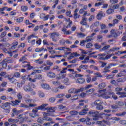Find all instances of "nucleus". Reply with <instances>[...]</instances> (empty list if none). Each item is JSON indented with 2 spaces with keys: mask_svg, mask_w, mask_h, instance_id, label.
Instances as JSON below:
<instances>
[{
  "mask_svg": "<svg viewBox=\"0 0 126 126\" xmlns=\"http://www.w3.org/2000/svg\"><path fill=\"white\" fill-rule=\"evenodd\" d=\"M89 115L91 117H93V121H98L99 118H103L104 116H105V113H99L98 111H91L89 112Z\"/></svg>",
  "mask_w": 126,
  "mask_h": 126,
  "instance_id": "obj_1",
  "label": "nucleus"
},
{
  "mask_svg": "<svg viewBox=\"0 0 126 126\" xmlns=\"http://www.w3.org/2000/svg\"><path fill=\"white\" fill-rule=\"evenodd\" d=\"M10 103L9 102H6L2 103V105L1 106V109L4 110V112L6 114L9 113L10 112Z\"/></svg>",
  "mask_w": 126,
  "mask_h": 126,
  "instance_id": "obj_2",
  "label": "nucleus"
},
{
  "mask_svg": "<svg viewBox=\"0 0 126 126\" xmlns=\"http://www.w3.org/2000/svg\"><path fill=\"white\" fill-rule=\"evenodd\" d=\"M49 35H50L51 39H52L53 42H57V41H58L57 39H59L60 36H61L60 32H54L50 33Z\"/></svg>",
  "mask_w": 126,
  "mask_h": 126,
  "instance_id": "obj_3",
  "label": "nucleus"
},
{
  "mask_svg": "<svg viewBox=\"0 0 126 126\" xmlns=\"http://www.w3.org/2000/svg\"><path fill=\"white\" fill-rule=\"evenodd\" d=\"M98 59L101 60V61H106V60H109L111 58V55H106L105 54H99L98 55Z\"/></svg>",
  "mask_w": 126,
  "mask_h": 126,
  "instance_id": "obj_4",
  "label": "nucleus"
},
{
  "mask_svg": "<svg viewBox=\"0 0 126 126\" xmlns=\"http://www.w3.org/2000/svg\"><path fill=\"white\" fill-rule=\"evenodd\" d=\"M116 65H118V64L114 63H111L108 64V65L107 66H106L104 68V73H106V72H110V68H111V67H112V66H116Z\"/></svg>",
  "mask_w": 126,
  "mask_h": 126,
  "instance_id": "obj_5",
  "label": "nucleus"
},
{
  "mask_svg": "<svg viewBox=\"0 0 126 126\" xmlns=\"http://www.w3.org/2000/svg\"><path fill=\"white\" fill-rule=\"evenodd\" d=\"M23 88L26 92H32L33 91V89L31 88L29 85H25Z\"/></svg>",
  "mask_w": 126,
  "mask_h": 126,
  "instance_id": "obj_6",
  "label": "nucleus"
},
{
  "mask_svg": "<svg viewBox=\"0 0 126 126\" xmlns=\"http://www.w3.org/2000/svg\"><path fill=\"white\" fill-rule=\"evenodd\" d=\"M43 116L44 117L43 118L44 121H47L48 122H52L53 121L52 118L48 117V116H50V113H44Z\"/></svg>",
  "mask_w": 126,
  "mask_h": 126,
  "instance_id": "obj_7",
  "label": "nucleus"
},
{
  "mask_svg": "<svg viewBox=\"0 0 126 126\" xmlns=\"http://www.w3.org/2000/svg\"><path fill=\"white\" fill-rule=\"evenodd\" d=\"M47 76L49 78H55L56 77V74L53 71H49L46 73Z\"/></svg>",
  "mask_w": 126,
  "mask_h": 126,
  "instance_id": "obj_8",
  "label": "nucleus"
},
{
  "mask_svg": "<svg viewBox=\"0 0 126 126\" xmlns=\"http://www.w3.org/2000/svg\"><path fill=\"white\" fill-rule=\"evenodd\" d=\"M105 16V14L102 11H100L96 15V18L98 20H101L102 19V17H104Z\"/></svg>",
  "mask_w": 126,
  "mask_h": 126,
  "instance_id": "obj_9",
  "label": "nucleus"
},
{
  "mask_svg": "<svg viewBox=\"0 0 126 126\" xmlns=\"http://www.w3.org/2000/svg\"><path fill=\"white\" fill-rule=\"evenodd\" d=\"M79 56H80V55L77 53V52H73L70 55L69 59L71 60L72 59H73V58L75 57H79Z\"/></svg>",
  "mask_w": 126,
  "mask_h": 126,
  "instance_id": "obj_10",
  "label": "nucleus"
},
{
  "mask_svg": "<svg viewBox=\"0 0 126 126\" xmlns=\"http://www.w3.org/2000/svg\"><path fill=\"white\" fill-rule=\"evenodd\" d=\"M46 110H47L48 113H55L56 112V110H57V107L47 108Z\"/></svg>",
  "mask_w": 126,
  "mask_h": 126,
  "instance_id": "obj_11",
  "label": "nucleus"
},
{
  "mask_svg": "<svg viewBox=\"0 0 126 126\" xmlns=\"http://www.w3.org/2000/svg\"><path fill=\"white\" fill-rule=\"evenodd\" d=\"M77 83L79 84H83L85 82V79L83 78H78L76 80Z\"/></svg>",
  "mask_w": 126,
  "mask_h": 126,
  "instance_id": "obj_12",
  "label": "nucleus"
},
{
  "mask_svg": "<svg viewBox=\"0 0 126 126\" xmlns=\"http://www.w3.org/2000/svg\"><path fill=\"white\" fill-rule=\"evenodd\" d=\"M41 87L42 88H43V89H45L46 90H50V89H51V87H50V85L45 83L42 84Z\"/></svg>",
  "mask_w": 126,
  "mask_h": 126,
  "instance_id": "obj_13",
  "label": "nucleus"
},
{
  "mask_svg": "<svg viewBox=\"0 0 126 126\" xmlns=\"http://www.w3.org/2000/svg\"><path fill=\"white\" fill-rule=\"evenodd\" d=\"M53 65H54V63H53L52 62H51L49 60L46 61L44 63V65L45 66L49 65V66L51 67V66H53Z\"/></svg>",
  "mask_w": 126,
  "mask_h": 126,
  "instance_id": "obj_14",
  "label": "nucleus"
},
{
  "mask_svg": "<svg viewBox=\"0 0 126 126\" xmlns=\"http://www.w3.org/2000/svg\"><path fill=\"white\" fill-rule=\"evenodd\" d=\"M11 103H12L14 106H18L19 104L21 103V100H12L11 101Z\"/></svg>",
  "mask_w": 126,
  "mask_h": 126,
  "instance_id": "obj_15",
  "label": "nucleus"
},
{
  "mask_svg": "<svg viewBox=\"0 0 126 126\" xmlns=\"http://www.w3.org/2000/svg\"><path fill=\"white\" fill-rule=\"evenodd\" d=\"M89 111V109L88 108H86L85 109H83L82 110L81 112H79V115L81 116H84V115H86L87 114V112Z\"/></svg>",
  "mask_w": 126,
  "mask_h": 126,
  "instance_id": "obj_16",
  "label": "nucleus"
},
{
  "mask_svg": "<svg viewBox=\"0 0 126 126\" xmlns=\"http://www.w3.org/2000/svg\"><path fill=\"white\" fill-rule=\"evenodd\" d=\"M8 122L11 124H14V123H18L19 122V120L10 118L8 120Z\"/></svg>",
  "mask_w": 126,
  "mask_h": 126,
  "instance_id": "obj_17",
  "label": "nucleus"
},
{
  "mask_svg": "<svg viewBox=\"0 0 126 126\" xmlns=\"http://www.w3.org/2000/svg\"><path fill=\"white\" fill-rule=\"evenodd\" d=\"M26 60H27V58L25 56H23L19 59V62H22V63H27L28 62L25 61Z\"/></svg>",
  "mask_w": 126,
  "mask_h": 126,
  "instance_id": "obj_18",
  "label": "nucleus"
},
{
  "mask_svg": "<svg viewBox=\"0 0 126 126\" xmlns=\"http://www.w3.org/2000/svg\"><path fill=\"white\" fill-rule=\"evenodd\" d=\"M0 65H2L3 68H6L7 66V63L5 60H3L2 62L0 63Z\"/></svg>",
  "mask_w": 126,
  "mask_h": 126,
  "instance_id": "obj_19",
  "label": "nucleus"
},
{
  "mask_svg": "<svg viewBox=\"0 0 126 126\" xmlns=\"http://www.w3.org/2000/svg\"><path fill=\"white\" fill-rule=\"evenodd\" d=\"M8 79L10 83H16L17 82V80L16 79H14L13 77H8Z\"/></svg>",
  "mask_w": 126,
  "mask_h": 126,
  "instance_id": "obj_20",
  "label": "nucleus"
},
{
  "mask_svg": "<svg viewBox=\"0 0 126 126\" xmlns=\"http://www.w3.org/2000/svg\"><path fill=\"white\" fill-rule=\"evenodd\" d=\"M102 104H103V101H102L100 99H97L94 101V106H96L97 105Z\"/></svg>",
  "mask_w": 126,
  "mask_h": 126,
  "instance_id": "obj_21",
  "label": "nucleus"
},
{
  "mask_svg": "<svg viewBox=\"0 0 126 126\" xmlns=\"http://www.w3.org/2000/svg\"><path fill=\"white\" fill-rule=\"evenodd\" d=\"M47 106H48L47 103L43 104L39 106H38L37 109H38V110H43V109H45V108H46V107H47Z\"/></svg>",
  "mask_w": 126,
  "mask_h": 126,
  "instance_id": "obj_22",
  "label": "nucleus"
},
{
  "mask_svg": "<svg viewBox=\"0 0 126 126\" xmlns=\"http://www.w3.org/2000/svg\"><path fill=\"white\" fill-rule=\"evenodd\" d=\"M58 108L61 111H63L64 110H67V108H66V106H63V105H62V104L59 105Z\"/></svg>",
  "mask_w": 126,
  "mask_h": 126,
  "instance_id": "obj_23",
  "label": "nucleus"
},
{
  "mask_svg": "<svg viewBox=\"0 0 126 126\" xmlns=\"http://www.w3.org/2000/svg\"><path fill=\"white\" fill-rule=\"evenodd\" d=\"M95 106L96 110H98V111H101V110H103V109H104V106H103L102 104H97V105Z\"/></svg>",
  "mask_w": 126,
  "mask_h": 126,
  "instance_id": "obj_24",
  "label": "nucleus"
},
{
  "mask_svg": "<svg viewBox=\"0 0 126 126\" xmlns=\"http://www.w3.org/2000/svg\"><path fill=\"white\" fill-rule=\"evenodd\" d=\"M106 87V83H101L98 85V88L100 89H103Z\"/></svg>",
  "mask_w": 126,
  "mask_h": 126,
  "instance_id": "obj_25",
  "label": "nucleus"
},
{
  "mask_svg": "<svg viewBox=\"0 0 126 126\" xmlns=\"http://www.w3.org/2000/svg\"><path fill=\"white\" fill-rule=\"evenodd\" d=\"M84 88H81L79 89H75V94H77V93H79V92H82V91H84Z\"/></svg>",
  "mask_w": 126,
  "mask_h": 126,
  "instance_id": "obj_26",
  "label": "nucleus"
},
{
  "mask_svg": "<svg viewBox=\"0 0 126 126\" xmlns=\"http://www.w3.org/2000/svg\"><path fill=\"white\" fill-rule=\"evenodd\" d=\"M117 82H125L126 81V77L120 78L117 80Z\"/></svg>",
  "mask_w": 126,
  "mask_h": 126,
  "instance_id": "obj_27",
  "label": "nucleus"
},
{
  "mask_svg": "<svg viewBox=\"0 0 126 126\" xmlns=\"http://www.w3.org/2000/svg\"><path fill=\"white\" fill-rule=\"evenodd\" d=\"M69 113L70 115H71V116H76L77 115H78V114H79L78 111H76L75 110L71 111Z\"/></svg>",
  "mask_w": 126,
  "mask_h": 126,
  "instance_id": "obj_28",
  "label": "nucleus"
},
{
  "mask_svg": "<svg viewBox=\"0 0 126 126\" xmlns=\"http://www.w3.org/2000/svg\"><path fill=\"white\" fill-rule=\"evenodd\" d=\"M13 46L11 48H9L10 50H15L16 46L18 45V42L15 41L13 43Z\"/></svg>",
  "mask_w": 126,
  "mask_h": 126,
  "instance_id": "obj_29",
  "label": "nucleus"
},
{
  "mask_svg": "<svg viewBox=\"0 0 126 126\" xmlns=\"http://www.w3.org/2000/svg\"><path fill=\"white\" fill-rule=\"evenodd\" d=\"M21 10L22 11H27V10H28V6H22L21 7Z\"/></svg>",
  "mask_w": 126,
  "mask_h": 126,
  "instance_id": "obj_30",
  "label": "nucleus"
},
{
  "mask_svg": "<svg viewBox=\"0 0 126 126\" xmlns=\"http://www.w3.org/2000/svg\"><path fill=\"white\" fill-rule=\"evenodd\" d=\"M27 63L28 65V69L29 70H31V69H33V70H34V69H35V68H34L33 66H31V65H30V63L28 62Z\"/></svg>",
  "mask_w": 126,
  "mask_h": 126,
  "instance_id": "obj_31",
  "label": "nucleus"
},
{
  "mask_svg": "<svg viewBox=\"0 0 126 126\" xmlns=\"http://www.w3.org/2000/svg\"><path fill=\"white\" fill-rule=\"evenodd\" d=\"M24 19V17H23L18 18L16 19V22H17V23H21V22H23Z\"/></svg>",
  "mask_w": 126,
  "mask_h": 126,
  "instance_id": "obj_32",
  "label": "nucleus"
},
{
  "mask_svg": "<svg viewBox=\"0 0 126 126\" xmlns=\"http://www.w3.org/2000/svg\"><path fill=\"white\" fill-rule=\"evenodd\" d=\"M38 94L40 98H43L45 97V94L43 93V92L41 91H39L38 92Z\"/></svg>",
  "mask_w": 126,
  "mask_h": 126,
  "instance_id": "obj_33",
  "label": "nucleus"
},
{
  "mask_svg": "<svg viewBox=\"0 0 126 126\" xmlns=\"http://www.w3.org/2000/svg\"><path fill=\"white\" fill-rule=\"evenodd\" d=\"M126 112L124 111L123 112H122V113H117L116 114V116H117V117H124V116H126Z\"/></svg>",
  "mask_w": 126,
  "mask_h": 126,
  "instance_id": "obj_34",
  "label": "nucleus"
},
{
  "mask_svg": "<svg viewBox=\"0 0 126 126\" xmlns=\"http://www.w3.org/2000/svg\"><path fill=\"white\" fill-rule=\"evenodd\" d=\"M13 77H16V78H19L20 77V73L18 72H16L14 73L13 76Z\"/></svg>",
  "mask_w": 126,
  "mask_h": 126,
  "instance_id": "obj_35",
  "label": "nucleus"
},
{
  "mask_svg": "<svg viewBox=\"0 0 126 126\" xmlns=\"http://www.w3.org/2000/svg\"><path fill=\"white\" fill-rule=\"evenodd\" d=\"M64 83L66 85H69V84H70V82H69V79L67 78H65L64 79Z\"/></svg>",
  "mask_w": 126,
  "mask_h": 126,
  "instance_id": "obj_36",
  "label": "nucleus"
},
{
  "mask_svg": "<svg viewBox=\"0 0 126 126\" xmlns=\"http://www.w3.org/2000/svg\"><path fill=\"white\" fill-rule=\"evenodd\" d=\"M90 68L91 69H94V70H99V68H98V67L94 65H91L90 66Z\"/></svg>",
  "mask_w": 126,
  "mask_h": 126,
  "instance_id": "obj_37",
  "label": "nucleus"
},
{
  "mask_svg": "<svg viewBox=\"0 0 126 126\" xmlns=\"http://www.w3.org/2000/svg\"><path fill=\"white\" fill-rule=\"evenodd\" d=\"M30 76H31V75H29L28 76L27 75L22 76V79L23 80H28V79H29Z\"/></svg>",
  "mask_w": 126,
  "mask_h": 126,
  "instance_id": "obj_38",
  "label": "nucleus"
},
{
  "mask_svg": "<svg viewBox=\"0 0 126 126\" xmlns=\"http://www.w3.org/2000/svg\"><path fill=\"white\" fill-rule=\"evenodd\" d=\"M77 36L79 38H84V37H85V34L82 32H80L77 34Z\"/></svg>",
  "mask_w": 126,
  "mask_h": 126,
  "instance_id": "obj_39",
  "label": "nucleus"
},
{
  "mask_svg": "<svg viewBox=\"0 0 126 126\" xmlns=\"http://www.w3.org/2000/svg\"><path fill=\"white\" fill-rule=\"evenodd\" d=\"M118 50H120V47H114L112 49H110V52H115V51H118Z\"/></svg>",
  "mask_w": 126,
  "mask_h": 126,
  "instance_id": "obj_40",
  "label": "nucleus"
},
{
  "mask_svg": "<svg viewBox=\"0 0 126 126\" xmlns=\"http://www.w3.org/2000/svg\"><path fill=\"white\" fill-rule=\"evenodd\" d=\"M94 47H95V49H100V48H102V45H99L98 43H95L94 44Z\"/></svg>",
  "mask_w": 126,
  "mask_h": 126,
  "instance_id": "obj_41",
  "label": "nucleus"
},
{
  "mask_svg": "<svg viewBox=\"0 0 126 126\" xmlns=\"http://www.w3.org/2000/svg\"><path fill=\"white\" fill-rule=\"evenodd\" d=\"M29 115L31 118H35V117H38V114L37 113H29Z\"/></svg>",
  "mask_w": 126,
  "mask_h": 126,
  "instance_id": "obj_42",
  "label": "nucleus"
},
{
  "mask_svg": "<svg viewBox=\"0 0 126 126\" xmlns=\"http://www.w3.org/2000/svg\"><path fill=\"white\" fill-rule=\"evenodd\" d=\"M53 70H56V71H58L59 72V71L61 70L60 69V67L58 65H55L53 67Z\"/></svg>",
  "mask_w": 126,
  "mask_h": 126,
  "instance_id": "obj_43",
  "label": "nucleus"
},
{
  "mask_svg": "<svg viewBox=\"0 0 126 126\" xmlns=\"http://www.w3.org/2000/svg\"><path fill=\"white\" fill-rule=\"evenodd\" d=\"M106 13L107 14H112V13H114V10L112 8H109L106 11Z\"/></svg>",
  "mask_w": 126,
  "mask_h": 126,
  "instance_id": "obj_44",
  "label": "nucleus"
},
{
  "mask_svg": "<svg viewBox=\"0 0 126 126\" xmlns=\"http://www.w3.org/2000/svg\"><path fill=\"white\" fill-rule=\"evenodd\" d=\"M69 23L66 27V28H70L71 27V24H72V21L70 20V19H68Z\"/></svg>",
  "mask_w": 126,
  "mask_h": 126,
  "instance_id": "obj_45",
  "label": "nucleus"
},
{
  "mask_svg": "<svg viewBox=\"0 0 126 126\" xmlns=\"http://www.w3.org/2000/svg\"><path fill=\"white\" fill-rule=\"evenodd\" d=\"M92 40H94V38H91L89 36L86 38V42H91Z\"/></svg>",
  "mask_w": 126,
  "mask_h": 126,
  "instance_id": "obj_46",
  "label": "nucleus"
},
{
  "mask_svg": "<svg viewBox=\"0 0 126 126\" xmlns=\"http://www.w3.org/2000/svg\"><path fill=\"white\" fill-rule=\"evenodd\" d=\"M94 89H91L88 91H86L87 94H92L93 93L94 91Z\"/></svg>",
  "mask_w": 126,
  "mask_h": 126,
  "instance_id": "obj_47",
  "label": "nucleus"
},
{
  "mask_svg": "<svg viewBox=\"0 0 126 126\" xmlns=\"http://www.w3.org/2000/svg\"><path fill=\"white\" fill-rule=\"evenodd\" d=\"M68 93H70L71 94L72 93H74V94H75V88H71L70 90H68Z\"/></svg>",
  "mask_w": 126,
  "mask_h": 126,
  "instance_id": "obj_48",
  "label": "nucleus"
},
{
  "mask_svg": "<svg viewBox=\"0 0 126 126\" xmlns=\"http://www.w3.org/2000/svg\"><path fill=\"white\" fill-rule=\"evenodd\" d=\"M88 66L87 65H81L79 67L80 69H86Z\"/></svg>",
  "mask_w": 126,
  "mask_h": 126,
  "instance_id": "obj_49",
  "label": "nucleus"
},
{
  "mask_svg": "<svg viewBox=\"0 0 126 126\" xmlns=\"http://www.w3.org/2000/svg\"><path fill=\"white\" fill-rule=\"evenodd\" d=\"M86 47L87 49H90V48H92V47H93V44L91 43H88L86 44Z\"/></svg>",
  "mask_w": 126,
  "mask_h": 126,
  "instance_id": "obj_50",
  "label": "nucleus"
},
{
  "mask_svg": "<svg viewBox=\"0 0 126 126\" xmlns=\"http://www.w3.org/2000/svg\"><path fill=\"white\" fill-rule=\"evenodd\" d=\"M34 62L36 63H39V64H42V63H44L43 61H41V59L36 60Z\"/></svg>",
  "mask_w": 126,
  "mask_h": 126,
  "instance_id": "obj_51",
  "label": "nucleus"
},
{
  "mask_svg": "<svg viewBox=\"0 0 126 126\" xmlns=\"http://www.w3.org/2000/svg\"><path fill=\"white\" fill-rule=\"evenodd\" d=\"M52 83H53V84H54L56 86H59V85H60V84H61V82H60L55 81H52Z\"/></svg>",
  "mask_w": 126,
  "mask_h": 126,
  "instance_id": "obj_52",
  "label": "nucleus"
},
{
  "mask_svg": "<svg viewBox=\"0 0 126 126\" xmlns=\"http://www.w3.org/2000/svg\"><path fill=\"white\" fill-rule=\"evenodd\" d=\"M42 7L43 8V10H45V11L49 10V9H50V8H51V7H50V6L46 7V6L45 5H43Z\"/></svg>",
  "mask_w": 126,
  "mask_h": 126,
  "instance_id": "obj_53",
  "label": "nucleus"
},
{
  "mask_svg": "<svg viewBox=\"0 0 126 126\" xmlns=\"http://www.w3.org/2000/svg\"><path fill=\"white\" fill-rule=\"evenodd\" d=\"M86 81L87 83H90L91 82V77L89 75L87 76Z\"/></svg>",
  "mask_w": 126,
  "mask_h": 126,
  "instance_id": "obj_54",
  "label": "nucleus"
},
{
  "mask_svg": "<svg viewBox=\"0 0 126 126\" xmlns=\"http://www.w3.org/2000/svg\"><path fill=\"white\" fill-rule=\"evenodd\" d=\"M29 81H31V82H36V80H37V79L36 78V77L34 76V78L32 79L31 77L29 78Z\"/></svg>",
  "mask_w": 126,
  "mask_h": 126,
  "instance_id": "obj_55",
  "label": "nucleus"
},
{
  "mask_svg": "<svg viewBox=\"0 0 126 126\" xmlns=\"http://www.w3.org/2000/svg\"><path fill=\"white\" fill-rule=\"evenodd\" d=\"M116 104L117 105H119L121 107L124 106V102H123V101H117Z\"/></svg>",
  "mask_w": 126,
  "mask_h": 126,
  "instance_id": "obj_56",
  "label": "nucleus"
},
{
  "mask_svg": "<svg viewBox=\"0 0 126 126\" xmlns=\"http://www.w3.org/2000/svg\"><path fill=\"white\" fill-rule=\"evenodd\" d=\"M110 45H106L104 46L102 48V51H107V50H108V49H109V48H110Z\"/></svg>",
  "mask_w": 126,
  "mask_h": 126,
  "instance_id": "obj_57",
  "label": "nucleus"
},
{
  "mask_svg": "<svg viewBox=\"0 0 126 126\" xmlns=\"http://www.w3.org/2000/svg\"><path fill=\"white\" fill-rule=\"evenodd\" d=\"M5 36H6V32H3L1 33L0 37V38H3L4 37H5Z\"/></svg>",
  "mask_w": 126,
  "mask_h": 126,
  "instance_id": "obj_58",
  "label": "nucleus"
},
{
  "mask_svg": "<svg viewBox=\"0 0 126 126\" xmlns=\"http://www.w3.org/2000/svg\"><path fill=\"white\" fill-rule=\"evenodd\" d=\"M94 75H96V77H103V75H101V73L96 72L94 74Z\"/></svg>",
  "mask_w": 126,
  "mask_h": 126,
  "instance_id": "obj_59",
  "label": "nucleus"
},
{
  "mask_svg": "<svg viewBox=\"0 0 126 126\" xmlns=\"http://www.w3.org/2000/svg\"><path fill=\"white\" fill-rule=\"evenodd\" d=\"M35 77V78H36V79H42V78H43V76H42V75H35L34 76Z\"/></svg>",
  "mask_w": 126,
  "mask_h": 126,
  "instance_id": "obj_60",
  "label": "nucleus"
},
{
  "mask_svg": "<svg viewBox=\"0 0 126 126\" xmlns=\"http://www.w3.org/2000/svg\"><path fill=\"white\" fill-rule=\"evenodd\" d=\"M110 83H111V84L115 85L116 86H118V83H117V81H116V80H111Z\"/></svg>",
  "mask_w": 126,
  "mask_h": 126,
  "instance_id": "obj_61",
  "label": "nucleus"
},
{
  "mask_svg": "<svg viewBox=\"0 0 126 126\" xmlns=\"http://www.w3.org/2000/svg\"><path fill=\"white\" fill-rule=\"evenodd\" d=\"M6 85H7V82H2L1 84V86L2 87H6Z\"/></svg>",
  "mask_w": 126,
  "mask_h": 126,
  "instance_id": "obj_62",
  "label": "nucleus"
},
{
  "mask_svg": "<svg viewBox=\"0 0 126 126\" xmlns=\"http://www.w3.org/2000/svg\"><path fill=\"white\" fill-rule=\"evenodd\" d=\"M17 98L18 100H21L22 99V94H21V93H19L17 94Z\"/></svg>",
  "mask_w": 126,
  "mask_h": 126,
  "instance_id": "obj_63",
  "label": "nucleus"
},
{
  "mask_svg": "<svg viewBox=\"0 0 126 126\" xmlns=\"http://www.w3.org/2000/svg\"><path fill=\"white\" fill-rule=\"evenodd\" d=\"M64 96V94H61L56 95L57 98H63Z\"/></svg>",
  "mask_w": 126,
  "mask_h": 126,
  "instance_id": "obj_64",
  "label": "nucleus"
}]
</instances>
